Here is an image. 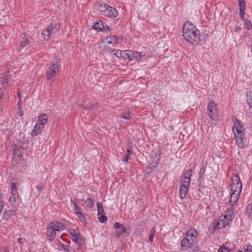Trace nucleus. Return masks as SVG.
<instances>
[{
	"label": "nucleus",
	"mask_w": 252,
	"mask_h": 252,
	"mask_svg": "<svg viewBox=\"0 0 252 252\" xmlns=\"http://www.w3.org/2000/svg\"><path fill=\"white\" fill-rule=\"evenodd\" d=\"M182 35L186 41L192 44L198 41L200 32L192 23L186 22L183 28Z\"/></svg>",
	"instance_id": "1"
},
{
	"label": "nucleus",
	"mask_w": 252,
	"mask_h": 252,
	"mask_svg": "<svg viewBox=\"0 0 252 252\" xmlns=\"http://www.w3.org/2000/svg\"><path fill=\"white\" fill-rule=\"evenodd\" d=\"M232 121L233 122L232 130L234 135V140L237 145L239 148H243L244 147L247 140L245 128L241 124L240 121L236 118H233Z\"/></svg>",
	"instance_id": "2"
},
{
	"label": "nucleus",
	"mask_w": 252,
	"mask_h": 252,
	"mask_svg": "<svg viewBox=\"0 0 252 252\" xmlns=\"http://www.w3.org/2000/svg\"><path fill=\"white\" fill-rule=\"evenodd\" d=\"M230 207L226 211V214L221 216L216 224L218 229H222L229 224V222L234 218L238 207L236 205H230Z\"/></svg>",
	"instance_id": "3"
},
{
	"label": "nucleus",
	"mask_w": 252,
	"mask_h": 252,
	"mask_svg": "<svg viewBox=\"0 0 252 252\" xmlns=\"http://www.w3.org/2000/svg\"><path fill=\"white\" fill-rule=\"evenodd\" d=\"M192 173L191 169L187 170L181 179L180 186V196L181 198L186 197L190 183V177Z\"/></svg>",
	"instance_id": "4"
},
{
	"label": "nucleus",
	"mask_w": 252,
	"mask_h": 252,
	"mask_svg": "<svg viewBox=\"0 0 252 252\" xmlns=\"http://www.w3.org/2000/svg\"><path fill=\"white\" fill-rule=\"evenodd\" d=\"M64 228V226L60 222L55 221L50 222L47 228V236L48 240L52 241L55 237L56 232L61 231Z\"/></svg>",
	"instance_id": "5"
},
{
	"label": "nucleus",
	"mask_w": 252,
	"mask_h": 252,
	"mask_svg": "<svg viewBox=\"0 0 252 252\" xmlns=\"http://www.w3.org/2000/svg\"><path fill=\"white\" fill-rule=\"evenodd\" d=\"M98 10L101 15L106 16L116 17L118 15V12L115 8L105 3L100 4Z\"/></svg>",
	"instance_id": "6"
},
{
	"label": "nucleus",
	"mask_w": 252,
	"mask_h": 252,
	"mask_svg": "<svg viewBox=\"0 0 252 252\" xmlns=\"http://www.w3.org/2000/svg\"><path fill=\"white\" fill-rule=\"evenodd\" d=\"M207 113L210 118L214 121L219 119L218 106L214 101L210 102L207 106Z\"/></svg>",
	"instance_id": "7"
},
{
	"label": "nucleus",
	"mask_w": 252,
	"mask_h": 252,
	"mask_svg": "<svg viewBox=\"0 0 252 252\" xmlns=\"http://www.w3.org/2000/svg\"><path fill=\"white\" fill-rule=\"evenodd\" d=\"M242 184L238 175H235L232 178V183L231 185V192L240 194L242 191Z\"/></svg>",
	"instance_id": "8"
},
{
	"label": "nucleus",
	"mask_w": 252,
	"mask_h": 252,
	"mask_svg": "<svg viewBox=\"0 0 252 252\" xmlns=\"http://www.w3.org/2000/svg\"><path fill=\"white\" fill-rule=\"evenodd\" d=\"M59 71V63L58 62L52 63L46 71V77L48 80L52 79Z\"/></svg>",
	"instance_id": "9"
},
{
	"label": "nucleus",
	"mask_w": 252,
	"mask_h": 252,
	"mask_svg": "<svg viewBox=\"0 0 252 252\" xmlns=\"http://www.w3.org/2000/svg\"><path fill=\"white\" fill-rule=\"evenodd\" d=\"M59 30V28L56 25H51L46 28L42 32V36L45 40H48L51 36L56 33Z\"/></svg>",
	"instance_id": "10"
},
{
	"label": "nucleus",
	"mask_w": 252,
	"mask_h": 252,
	"mask_svg": "<svg viewBox=\"0 0 252 252\" xmlns=\"http://www.w3.org/2000/svg\"><path fill=\"white\" fill-rule=\"evenodd\" d=\"M114 228L115 229H118L115 232V236L117 238H119L121 235L127 233V230L126 227L122 224L119 222H116L114 223Z\"/></svg>",
	"instance_id": "11"
},
{
	"label": "nucleus",
	"mask_w": 252,
	"mask_h": 252,
	"mask_svg": "<svg viewBox=\"0 0 252 252\" xmlns=\"http://www.w3.org/2000/svg\"><path fill=\"white\" fill-rule=\"evenodd\" d=\"M105 40L107 44H115L121 43L123 40V38L111 35L106 37Z\"/></svg>",
	"instance_id": "12"
},
{
	"label": "nucleus",
	"mask_w": 252,
	"mask_h": 252,
	"mask_svg": "<svg viewBox=\"0 0 252 252\" xmlns=\"http://www.w3.org/2000/svg\"><path fill=\"white\" fill-rule=\"evenodd\" d=\"M146 54L143 52H137L134 51H131V60L139 61L144 57Z\"/></svg>",
	"instance_id": "13"
},
{
	"label": "nucleus",
	"mask_w": 252,
	"mask_h": 252,
	"mask_svg": "<svg viewBox=\"0 0 252 252\" xmlns=\"http://www.w3.org/2000/svg\"><path fill=\"white\" fill-rule=\"evenodd\" d=\"M48 116L46 114H43L39 116L37 124L41 126V127H44V125L47 122Z\"/></svg>",
	"instance_id": "14"
},
{
	"label": "nucleus",
	"mask_w": 252,
	"mask_h": 252,
	"mask_svg": "<svg viewBox=\"0 0 252 252\" xmlns=\"http://www.w3.org/2000/svg\"><path fill=\"white\" fill-rule=\"evenodd\" d=\"M193 243V240H189L186 237V238H184L181 241V245L182 249L183 250L188 249L190 245Z\"/></svg>",
	"instance_id": "15"
},
{
	"label": "nucleus",
	"mask_w": 252,
	"mask_h": 252,
	"mask_svg": "<svg viewBox=\"0 0 252 252\" xmlns=\"http://www.w3.org/2000/svg\"><path fill=\"white\" fill-rule=\"evenodd\" d=\"M197 234V231L195 229H190L186 233V237L189 240H193V243H194V241L196 240Z\"/></svg>",
	"instance_id": "16"
},
{
	"label": "nucleus",
	"mask_w": 252,
	"mask_h": 252,
	"mask_svg": "<svg viewBox=\"0 0 252 252\" xmlns=\"http://www.w3.org/2000/svg\"><path fill=\"white\" fill-rule=\"evenodd\" d=\"M240 194L232 193H230L229 205H236L239 199Z\"/></svg>",
	"instance_id": "17"
},
{
	"label": "nucleus",
	"mask_w": 252,
	"mask_h": 252,
	"mask_svg": "<svg viewBox=\"0 0 252 252\" xmlns=\"http://www.w3.org/2000/svg\"><path fill=\"white\" fill-rule=\"evenodd\" d=\"M69 234L71 236V238L72 240L76 243H79L81 241V239L79 237L80 234L79 233H77L76 232H70Z\"/></svg>",
	"instance_id": "18"
},
{
	"label": "nucleus",
	"mask_w": 252,
	"mask_h": 252,
	"mask_svg": "<svg viewBox=\"0 0 252 252\" xmlns=\"http://www.w3.org/2000/svg\"><path fill=\"white\" fill-rule=\"evenodd\" d=\"M18 196L19 194L18 192L13 190L12 192H11V196L9 199V203L11 204H14L18 199Z\"/></svg>",
	"instance_id": "19"
},
{
	"label": "nucleus",
	"mask_w": 252,
	"mask_h": 252,
	"mask_svg": "<svg viewBox=\"0 0 252 252\" xmlns=\"http://www.w3.org/2000/svg\"><path fill=\"white\" fill-rule=\"evenodd\" d=\"M43 128V127H41V126L36 124L35 125L34 128L31 133L32 136H35L37 135L39 133L41 132Z\"/></svg>",
	"instance_id": "20"
},
{
	"label": "nucleus",
	"mask_w": 252,
	"mask_h": 252,
	"mask_svg": "<svg viewBox=\"0 0 252 252\" xmlns=\"http://www.w3.org/2000/svg\"><path fill=\"white\" fill-rule=\"evenodd\" d=\"M131 52V51H130V50H122V53H121L122 56L121 57H122L125 59L130 60Z\"/></svg>",
	"instance_id": "21"
},
{
	"label": "nucleus",
	"mask_w": 252,
	"mask_h": 252,
	"mask_svg": "<svg viewBox=\"0 0 252 252\" xmlns=\"http://www.w3.org/2000/svg\"><path fill=\"white\" fill-rule=\"evenodd\" d=\"M246 214L249 218L252 219V202L247 205L246 209Z\"/></svg>",
	"instance_id": "22"
},
{
	"label": "nucleus",
	"mask_w": 252,
	"mask_h": 252,
	"mask_svg": "<svg viewBox=\"0 0 252 252\" xmlns=\"http://www.w3.org/2000/svg\"><path fill=\"white\" fill-rule=\"evenodd\" d=\"M104 28L103 24L102 21L96 22L93 25V29L96 30H102Z\"/></svg>",
	"instance_id": "23"
},
{
	"label": "nucleus",
	"mask_w": 252,
	"mask_h": 252,
	"mask_svg": "<svg viewBox=\"0 0 252 252\" xmlns=\"http://www.w3.org/2000/svg\"><path fill=\"white\" fill-rule=\"evenodd\" d=\"M13 158L15 160H20L22 158V155L18 149H14L13 152Z\"/></svg>",
	"instance_id": "24"
},
{
	"label": "nucleus",
	"mask_w": 252,
	"mask_h": 252,
	"mask_svg": "<svg viewBox=\"0 0 252 252\" xmlns=\"http://www.w3.org/2000/svg\"><path fill=\"white\" fill-rule=\"evenodd\" d=\"M85 202L87 203V206L88 207L91 209L92 208L94 205V198L93 197L91 198H88L86 201H85Z\"/></svg>",
	"instance_id": "25"
},
{
	"label": "nucleus",
	"mask_w": 252,
	"mask_h": 252,
	"mask_svg": "<svg viewBox=\"0 0 252 252\" xmlns=\"http://www.w3.org/2000/svg\"><path fill=\"white\" fill-rule=\"evenodd\" d=\"M126 154H131L132 152V143L130 141H128L126 144Z\"/></svg>",
	"instance_id": "26"
},
{
	"label": "nucleus",
	"mask_w": 252,
	"mask_h": 252,
	"mask_svg": "<svg viewBox=\"0 0 252 252\" xmlns=\"http://www.w3.org/2000/svg\"><path fill=\"white\" fill-rule=\"evenodd\" d=\"M10 78V76L9 75H6L3 78H1L0 82L2 85H5L7 84Z\"/></svg>",
	"instance_id": "27"
},
{
	"label": "nucleus",
	"mask_w": 252,
	"mask_h": 252,
	"mask_svg": "<svg viewBox=\"0 0 252 252\" xmlns=\"http://www.w3.org/2000/svg\"><path fill=\"white\" fill-rule=\"evenodd\" d=\"M29 43V40L28 38L26 37L25 35L22 37V40L21 43V46L22 48H24V47H26L27 45H28Z\"/></svg>",
	"instance_id": "28"
},
{
	"label": "nucleus",
	"mask_w": 252,
	"mask_h": 252,
	"mask_svg": "<svg viewBox=\"0 0 252 252\" xmlns=\"http://www.w3.org/2000/svg\"><path fill=\"white\" fill-rule=\"evenodd\" d=\"M71 202L74 205V210L76 212V213L78 215V214H80L81 213V207H78L77 205H76V203H75V202L72 200H71Z\"/></svg>",
	"instance_id": "29"
},
{
	"label": "nucleus",
	"mask_w": 252,
	"mask_h": 252,
	"mask_svg": "<svg viewBox=\"0 0 252 252\" xmlns=\"http://www.w3.org/2000/svg\"><path fill=\"white\" fill-rule=\"evenodd\" d=\"M14 213L15 212L13 210H8L4 213V216L7 220L11 216H13Z\"/></svg>",
	"instance_id": "30"
},
{
	"label": "nucleus",
	"mask_w": 252,
	"mask_h": 252,
	"mask_svg": "<svg viewBox=\"0 0 252 252\" xmlns=\"http://www.w3.org/2000/svg\"><path fill=\"white\" fill-rule=\"evenodd\" d=\"M97 208L98 210V216H99L100 214L103 213L104 212L102 205L100 202L97 203Z\"/></svg>",
	"instance_id": "31"
},
{
	"label": "nucleus",
	"mask_w": 252,
	"mask_h": 252,
	"mask_svg": "<svg viewBox=\"0 0 252 252\" xmlns=\"http://www.w3.org/2000/svg\"><path fill=\"white\" fill-rule=\"evenodd\" d=\"M98 216L99 220L101 223H105L107 220V217L103 215L102 213L100 214V215Z\"/></svg>",
	"instance_id": "32"
},
{
	"label": "nucleus",
	"mask_w": 252,
	"mask_h": 252,
	"mask_svg": "<svg viewBox=\"0 0 252 252\" xmlns=\"http://www.w3.org/2000/svg\"><path fill=\"white\" fill-rule=\"evenodd\" d=\"M112 52L113 53L114 55L117 56V57H121L122 56V55H121L122 50L113 49L112 51Z\"/></svg>",
	"instance_id": "33"
},
{
	"label": "nucleus",
	"mask_w": 252,
	"mask_h": 252,
	"mask_svg": "<svg viewBox=\"0 0 252 252\" xmlns=\"http://www.w3.org/2000/svg\"><path fill=\"white\" fill-rule=\"evenodd\" d=\"M155 235V232L153 229H152L150 231V234L147 241V242H152L153 241V238Z\"/></svg>",
	"instance_id": "34"
},
{
	"label": "nucleus",
	"mask_w": 252,
	"mask_h": 252,
	"mask_svg": "<svg viewBox=\"0 0 252 252\" xmlns=\"http://www.w3.org/2000/svg\"><path fill=\"white\" fill-rule=\"evenodd\" d=\"M239 9H245L246 8V3L245 0H238Z\"/></svg>",
	"instance_id": "35"
},
{
	"label": "nucleus",
	"mask_w": 252,
	"mask_h": 252,
	"mask_svg": "<svg viewBox=\"0 0 252 252\" xmlns=\"http://www.w3.org/2000/svg\"><path fill=\"white\" fill-rule=\"evenodd\" d=\"M246 27L247 30H250L252 28V24L251 22L249 20H244Z\"/></svg>",
	"instance_id": "36"
},
{
	"label": "nucleus",
	"mask_w": 252,
	"mask_h": 252,
	"mask_svg": "<svg viewBox=\"0 0 252 252\" xmlns=\"http://www.w3.org/2000/svg\"><path fill=\"white\" fill-rule=\"evenodd\" d=\"M248 103L250 107L252 106V96L251 95H247Z\"/></svg>",
	"instance_id": "37"
},
{
	"label": "nucleus",
	"mask_w": 252,
	"mask_h": 252,
	"mask_svg": "<svg viewBox=\"0 0 252 252\" xmlns=\"http://www.w3.org/2000/svg\"><path fill=\"white\" fill-rule=\"evenodd\" d=\"M3 195L2 193L0 194V210H2L3 208Z\"/></svg>",
	"instance_id": "38"
},
{
	"label": "nucleus",
	"mask_w": 252,
	"mask_h": 252,
	"mask_svg": "<svg viewBox=\"0 0 252 252\" xmlns=\"http://www.w3.org/2000/svg\"><path fill=\"white\" fill-rule=\"evenodd\" d=\"M244 249L245 252H252V246L250 245L245 246Z\"/></svg>",
	"instance_id": "39"
},
{
	"label": "nucleus",
	"mask_w": 252,
	"mask_h": 252,
	"mask_svg": "<svg viewBox=\"0 0 252 252\" xmlns=\"http://www.w3.org/2000/svg\"><path fill=\"white\" fill-rule=\"evenodd\" d=\"M16 187V183L15 182H11V192H12L13 190L17 191Z\"/></svg>",
	"instance_id": "40"
},
{
	"label": "nucleus",
	"mask_w": 252,
	"mask_h": 252,
	"mask_svg": "<svg viewBox=\"0 0 252 252\" xmlns=\"http://www.w3.org/2000/svg\"><path fill=\"white\" fill-rule=\"evenodd\" d=\"M245 10V9H239V15L243 20H244Z\"/></svg>",
	"instance_id": "41"
},
{
	"label": "nucleus",
	"mask_w": 252,
	"mask_h": 252,
	"mask_svg": "<svg viewBox=\"0 0 252 252\" xmlns=\"http://www.w3.org/2000/svg\"><path fill=\"white\" fill-rule=\"evenodd\" d=\"M44 188L45 186L43 183L39 184L36 187L38 190H42L44 189Z\"/></svg>",
	"instance_id": "42"
},
{
	"label": "nucleus",
	"mask_w": 252,
	"mask_h": 252,
	"mask_svg": "<svg viewBox=\"0 0 252 252\" xmlns=\"http://www.w3.org/2000/svg\"><path fill=\"white\" fill-rule=\"evenodd\" d=\"M219 252H228V250L227 248H225L224 246H221L219 249Z\"/></svg>",
	"instance_id": "43"
},
{
	"label": "nucleus",
	"mask_w": 252,
	"mask_h": 252,
	"mask_svg": "<svg viewBox=\"0 0 252 252\" xmlns=\"http://www.w3.org/2000/svg\"><path fill=\"white\" fill-rule=\"evenodd\" d=\"M205 172V168L204 166H202L200 168L199 170V176L200 177H201L203 175H204V173Z\"/></svg>",
	"instance_id": "44"
},
{
	"label": "nucleus",
	"mask_w": 252,
	"mask_h": 252,
	"mask_svg": "<svg viewBox=\"0 0 252 252\" xmlns=\"http://www.w3.org/2000/svg\"><path fill=\"white\" fill-rule=\"evenodd\" d=\"M130 154H126V155L125 157V158H124V159L123 160V161L124 162H127L128 160L129 159V156H130Z\"/></svg>",
	"instance_id": "45"
},
{
	"label": "nucleus",
	"mask_w": 252,
	"mask_h": 252,
	"mask_svg": "<svg viewBox=\"0 0 252 252\" xmlns=\"http://www.w3.org/2000/svg\"><path fill=\"white\" fill-rule=\"evenodd\" d=\"M78 217H79V218L80 219V220H82V221H84L85 220V216L83 215L82 213H81L80 214H78Z\"/></svg>",
	"instance_id": "46"
},
{
	"label": "nucleus",
	"mask_w": 252,
	"mask_h": 252,
	"mask_svg": "<svg viewBox=\"0 0 252 252\" xmlns=\"http://www.w3.org/2000/svg\"><path fill=\"white\" fill-rule=\"evenodd\" d=\"M122 118H124L126 120H130V116L129 114H127L126 115H124L122 117Z\"/></svg>",
	"instance_id": "47"
},
{
	"label": "nucleus",
	"mask_w": 252,
	"mask_h": 252,
	"mask_svg": "<svg viewBox=\"0 0 252 252\" xmlns=\"http://www.w3.org/2000/svg\"><path fill=\"white\" fill-rule=\"evenodd\" d=\"M25 241V239L22 238L18 239V242L20 244H23Z\"/></svg>",
	"instance_id": "48"
},
{
	"label": "nucleus",
	"mask_w": 252,
	"mask_h": 252,
	"mask_svg": "<svg viewBox=\"0 0 252 252\" xmlns=\"http://www.w3.org/2000/svg\"><path fill=\"white\" fill-rule=\"evenodd\" d=\"M62 248L64 249V250H68V249L69 248V246L68 245H64V244H63L62 245Z\"/></svg>",
	"instance_id": "49"
},
{
	"label": "nucleus",
	"mask_w": 252,
	"mask_h": 252,
	"mask_svg": "<svg viewBox=\"0 0 252 252\" xmlns=\"http://www.w3.org/2000/svg\"><path fill=\"white\" fill-rule=\"evenodd\" d=\"M152 168L151 167H147L146 169V171L147 173H150L152 171Z\"/></svg>",
	"instance_id": "50"
},
{
	"label": "nucleus",
	"mask_w": 252,
	"mask_h": 252,
	"mask_svg": "<svg viewBox=\"0 0 252 252\" xmlns=\"http://www.w3.org/2000/svg\"><path fill=\"white\" fill-rule=\"evenodd\" d=\"M17 105H18L19 108H20L21 107L22 103H21V100L19 101V102H18Z\"/></svg>",
	"instance_id": "51"
},
{
	"label": "nucleus",
	"mask_w": 252,
	"mask_h": 252,
	"mask_svg": "<svg viewBox=\"0 0 252 252\" xmlns=\"http://www.w3.org/2000/svg\"><path fill=\"white\" fill-rule=\"evenodd\" d=\"M18 98L19 99V100L21 101V96L19 91L18 92Z\"/></svg>",
	"instance_id": "52"
},
{
	"label": "nucleus",
	"mask_w": 252,
	"mask_h": 252,
	"mask_svg": "<svg viewBox=\"0 0 252 252\" xmlns=\"http://www.w3.org/2000/svg\"><path fill=\"white\" fill-rule=\"evenodd\" d=\"M3 96V93L2 92H0V99H1Z\"/></svg>",
	"instance_id": "53"
},
{
	"label": "nucleus",
	"mask_w": 252,
	"mask_h": 252,
	"mask_svg": "<svg viewBox=\"0 0 252 252\" xmlns=\"http://www.w3.org/2000/svg\"><path fill=\"white\" fill-rule=\"evenodd\" d=\"M82 201L85 202V201H86V200L82 199Z\"/></svg>",
	"instance_id": "54"
},
{
	"label": "nucleus",
	"mask_w": 252,
	"mask_h": 252,
	"mask_svg": "<svg viewBox=\"0 0 252 252\" xmlns=\"http://www.w3.org/2000/svg\"><path fill=\"white\" fill-rule=\"evenodd\" d=\"M237 252H242V251H238Z\"/></svg>",
	"instance_id": "55"
},
{
	"label": "nucleus",
	"mask_w": 252,
	"mask_h": 252,
	"mask_svg": "<svg viewBox=\"0 0 252 252\" xmlns=\"http://www.w3.org/2000/svg\"><path fill=\"white\" fill-rule=\"evenodd\" d=\"M22 114H21V113H20V116H22Z\"/></svg>",
	"instance_id": "56"
},
{
	"label": "nucleus",
	"mask_w": 252,
	"mask_h": 252,
	"mask_svg": "<svg viewBox=\"0 0 252 252\" xmlns=\"http://www.w3.org/2000/svg\"><path fill=\"white\" fill-rule=\"evenodd\" d=\"M22 114H21V113H20V116H22Z\"/></svg>",
	"instance_id": "57"
}]
</instances>
